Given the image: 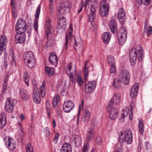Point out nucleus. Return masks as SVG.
<instances>
[{
    "instance_id": "obj_6",
    "label": "nucleus",
    "mask_w": 152,
    "mask_h": 152,
    "mask_svg": "<svg viewBox=\"0 0 152 152\" xmlns=\"http://www.w3.org/2000/svg\"><path fill=\"white\" fill-rule=\"evenodd\" d=\"M69 10V4L68 2H64L61 4L57 11V15L59 18L62 14L66 13Z\"/></svg>"
},
{
    "instance_id": "obj_35",
    "label": "nucleus",
    "mask_w": 152,
    "mask_h": 152,
    "mask_svg": "<svg viewBox=\"0 0 152 152\" xmlns=\"http://www.w3.org/2000/svg\"><path fill=\"white\" fill-rule=\"evenodd\" d=\"M45 81H43L40 88V94L41 96L43 97L45 96L46 94V91L45 89Z\"/></svg>"
},
{
    "instance_id": "obj_16",
    "label": "nucleus",
    "mask_w": 152,
    "mask_h": 152,
    "mask_svg": "<svg viewBox=\"0 0 152 152\" xmlns=\"http://www.w3.org/2000/svg\"><path fill=\"white\" fill-rule=\"evenodd\" d=\"M26 38V36L25 33H16L15 36V43L16 44L23 43L25 42Z\"/></svg>"
},
{
    "instance_id": "obj_39",
    "label": "nucleus",
    "mask_w": 152,
    "mask_h": 152,
    "mask_svg": "<svg viewBox=\"0 0 152 152\" xmlns=\"http://www.w3.org/2000/svg\"><path fill=\"white\" fill-rule=\"evenodd\" d=\"M23 80L25 82L27 86L29 85L28 82L29 81V77L28 73L26 72H25L23 74Z\"/></svg>"
},
{
    "instance_id": "obj_57",
    "label": "nucleus",
    "mask_w": 152,
    "mask_h": 152,
    "mask_svg": "<svg viewBox=\"0 0 152 152\" xmlns=\"http://www.w3.org/2000/svg\"><path fill=\"white\" fill-rule=\"evenodd\" d=\"M45 134V136L46 137H48L49 136L50 134V129L48 127H46L44 129Z\"/></svg>"
},
{
    "instance_id": "obj_62",
    "label": "nucleus",
    "mask_w": 152,
    "mask_h": 152,
    "mask_svg": "<svg viewBox=\"0 0 152 152\" xmlns=\"http://www.w3.org/2000/svg\"><path fill=\"white\" fill-rule=\"evenodd\" d=\"M147 33L148 34L150 35L152 33V27L149 26L147 29Z\"/></svg>"
},
{
    "instance_id": "obj_30",
    "label": "nucleus",
    "mask_w": 152,
    "mask_h": 152,
    "mask_svg": "<svg viewBox=\"0 0 152 152\" xmlns=\"http://www.w3.org/2000/svg\"><path fill=\"white\" fill-rule=\"evenodd\" d=\"M118 78H115L113 81L112 85L117 90H119L121 87V81Z\"/></svg>"
},
{
    "instance_id": "obj_3",
    "label": "nucleus",
    "mask_w": 152,
    "mask_h": 152,
    "mask_svg": "<svg viewBox=\"0 0 152 152\" xmlns=\"http://www.w3.org/2000/svg\"><path fill=\"white\" fill-rule=\"evenodd\" d=\"M90 5L89 7L90 11L88 15V20L92 25L94 24V20L96 16V13L97 9L98 4L97 0H89L88 3Z\"/></svg>"
},
{
    "instance_id": "obj_9",
    "label": "nucleus",
    "mask_w": 152,
    "mask_h": 152,
    "mask_svg": "<svg viewBox=\"0 0 152 152\" xmlns=\"http://www.w3.org/2000/svg\"><path fill=\"white\" fill-rule=\"evenodd\" d=\"M121 94L119 93H114L113 97L108 104L111 105L112 106L118 104L120 102Z\"/></svg>"
},
{
    "instance_id": "obj_13",
    "label": "nucleus",
    "mask_w": 152,
    "mask_h": 152,
    "mask_svg": "<svg viewBox=\"0 0 152 152\" xmlns=\"http://www.w3.org/2000/svg\"><path fill=\"white\" fill-rule=\"evenodd\" d=\"M74 106V104L71 100H68L64 102L63 109L65 112L68 113L73 109Z\"/></svg>"
},
{
    "instance_id": "obj_60",
    "label": "nucleus",
    "mask_w": 152,
    "mask_h": 152,
    "mask_svg": "<svg viewBox=\"0 0 152 152\" xmlns=\"http://www.w3.org/2000/svg\"><path fill=\"white\" fill-rule=\"evenodd\" d=\"M111 68L110 69V72L111 73H115L116 71V68L115 64L110 65Z\"/></svg>"
},
{
    "instance_id": "obj_44",
    "label": "nucleus",
    "mask_w": 152,
    "mask_h": 152,
    "mask_svg": "<svg viewBox=\"0 0 152 152\" xmlns=\"http://www.w3.org/2000/svg\"><path fill=\"white\" fill-rule=\"evenodd\" d=\"M127 36L123 35L118 36V42L120 45H123L125 43Z\"/></svg>"
},
{
    "instance_id": "obj_27",
    "label": "nucleus",
    "mask_w": 152,
    "mask_h": 152,
    "mask_svg": "<svg viewBox=\"0 0 152 152\" xmlns=\"http://www.w3.org/2000/svg\"><path fill=\"white\" fill-rule=\"evenodd\" d=\"M8 40L7 37L4 35H0V46L6 48Z\"/></svg>"
},
{
    "instance_id": "obj_55",
    "label": "nucleus",
    "mask_w": 152,
    "mask_h": 152,
    "mask_svg": "<svg viewBox=\"0 0 152 152\" xmlns=\"http://www.w3.org/2000/svg\"><path fill=\"white\" fill-rule=\"evenodd\" d=\"M59 134L58 132H57L55 133V134L54 138L53 140V142L55 143H56L58 142L59 139Z\"/></svg>"
},
{
    "instance_id": "obj_26",
    "label": "nucleus",
    "mask_w": 152,
    "mask_h": 152,
    "mask_svg": "<svg viewBox=\"0 0 152 152\" xmlns=\"http://www.w3.org/2000/svg\"><path fill=\"white\" fill-rule=\"evenodd\" d=\"M94 131V129L91 128L88 129L87 132V136L86 140L88 141L91 140L93 138Z\"/></svg>"
},
{
    "instance_id": "obj_52",
    "label": "nucleus",
    "mask_w": 152,
    "mask_h": 152,
    "mask_svg": "<svg viewBox=\"0 0 152 152\" xmlns=\"http://www.w3.org/2000/svg\"><path fill=\"white\" fill-rule=\"evenodd\" d=\"M139 84L137 83H134L131 88V90H134L138 92Z\"/></svg>"
},
{
    "instance_id": "obj_33",
    "label": "nucleus",
    "mask_w": 152,
    "mask_h": 152,
    "mask_svg": "<svg viewBox=\"0 0 152 152\" xmlns=\"http://www.w3.org/2000/svg\"><path fill=\"white\" fill-rule=\"evenodd\" d=\"M138 128L139 132L141 134H142L144 131V126L143 121L142 119H140L139 120Z\"/></svg>"
},
{
    "instance_id": "obj_58",
    "label": "nucleus",
    "mask_w": 152,
    "mask_h": 152,
    "mask_svg": "<svg viewBox=\"0 0 152 152\" xmlns=\"http://www.w3.org/2000/svg\"><path fill=\"white\" fill-rule=\"evenodd\" d=\"M49 8L50 11L51 12H53L54 10V8L53 5V2H50L49 5Z\"/></svg>"
},
{
    "instance_id": "obj_11",
    "label": "nucleus",
    "mask_w": 152,
    "mask_h": 152,
    "mask_svg": "<svg viewBox=\"0 0 152 152\" xmlns=\"http://www.w3.org/2000/svg\"><path fill=\"white\" fill-rule=\"evenodd\" d=\"M96 85V82L92 81L88 82L85 86V91L87 93L92 92L95 88Z\"/></svg>"
},
{
    "instance_id": "obj_1",
    "label": "nucleus",
    "mask_w": 152,
    "mask_h": 152,
    "mask_svg": "<svg viewBox=\"0 0 152 152\" xmlns=\"http://www.w3.org/2000/svg\"><path fill=\"white\" fill-rule=\"evenodd\" d=\"M130 61L131 64L134 66L136 62L137 58L139 61H142L144 57L143 51L142 47H140L137 50L135 48H132L129 53Z\"/></svg>"
},
{
    "instance_id": "obj_48",
    "label": "nucleus",
    "mask_w": 152,
    "mask_h": 152,
    "mask_svg": "<svg viewBox=\"0 0 152 152\" xmlns=\"http://www.w3.org/2000/svg\"><path fill=\"white\" fill-rule=\"evenodd\" d=\"M18 127L19 129V131L20 132V138H22L24 135V134L23 132V128L22 125L20 122H19L18 123Z\"/></svg>"
},
{
    "instance_id": "obj_61",
    "label": "nucleus",
    "mask_w": 152,
    "mask_h": 152,
    "mask_svg": "<svg viewBox=\"0 0 152 152\" xmlns=\"http://www.w3.org/2000/svg\"><path fill=\"white\" fill-rule=\"evenodd\" d=\"M75 141V136H72L70 139L69 142L72 145H74V142Z\"/></svg>"
},
{
    "instance_id": "obj_34",
    "label": "nucleus",
    "mask_w": 152,
    "mask_h": 152,
    "mask_svg": "<svg viewBox=\"0 0 152 152\" xmlns=\"http://www.w3.org/2000/svg\"><path fill=\"white\" fill-rule=\"evenodd\" d=\"M16 26L21 27L27 28V25L24 20L21 18L18 19Z\"/></svg>"
},
{
    "instance_id": "obj_64",
    "label": "nucleus",
    "mask_w": 152,
    "mask_h": 152,
    "mask_svg": "<svg viewBox=\"0 0 152 152\" xmlns=\"http://www.w3.org/2000/svg\"><path fill=\"white\" fill-rule=\"evenodd\" d=\"M151 0H141V2L144 4L148 5L150 3Z\"/></svg>"
},
{
    "instance_id": "obj_54",
    "label": "nucleus",
    "mask_w": 152,
    "mask_h": 152,
    "mask_svg": "<svg viewBox=\"0 0 152 152\" xmlns=\"http://www.w3.org/2000/svg\"><path fill=\"white\" fill-rule=\"evenodd\" d=\"M138 92L134 90H131L130 92V96L131 98H134L137 96Z\"/></svg>"
},
{
    "instance_id": "obj_25",
    "label": "nucleus",
    "mask_w": 152,
    "mask_h": 152,
    "mask_svg": "<svg viewBox=\"0 0 152 152\" xmlns=\"http://www.w3.org/2000/svg\"><path fill=\"white\" fill-rule=\"evenodd\" d=\"M45 33L47 35V37H48V35L51 33L52 28L50 21L48 19L46 21L45 23Z\"/></svg>"
},
{
    "instance_id": "obj_4",
    "label": "nucleus",
    "mask_w": 152,
    "mask_h": 152,
    "mask_svg": "<svg viewBox=\"0 0 152 152\" xmlns=\"http://www.w3.org/2000/svg\"><path fill=\"white\" fill-rule=\"evenodd\" d=\"M119 77L124 85H127L129 83L130 76L129 72L127 70H122L119 74Z\"/></svg>"
},
{
    "instance_id": "obj_49",
    "label": "nucleus",
    "mask_w": 152,
    "mask_h": 152,
    "mask_svg": "<svg viewBox=\"0 0 152 152\" xmlns=\"http://www.w3.org/2000/svg\"><path fill=\"white\" fill-rule=\"evenodd\" d=\"M107 61L110 65L115 64V61L113 57L111 56H109L107 57Z\"/></svg>"
},
{
    "instance_id": "obj_56",
    "label": "nucleus",
    "mask_w": 152,
    "mask_h": 152,
    "mask_svg": "<svg viewBox=\"0 0 152 152\" xmlns=\"http://www.w3.org/2000/svg\"><path fill=\"white\" fill-rule=\"evenodd\" d=\"M84 7V2L82 1L81 4L79 6V9L77 11V14H79L80 12L82 11L83 7Z\"/></svg>"
},
{
    "instance_id": "obj_63",
    "label": "nucleus",
    "mask_w": 152,
    "mask_h": 152,
    "mask_svg": "<svg viewBox=\"0 0 152 152\" xmlns=\"http://www.w3.org/2000/svg\"><path fill=\"white\" fill-rule=\"evenodd\" d=\"M96 142L98 144H101L102 142V138L99 136L97 137L96 139Z\"/></svg>"
},
{
    "instance_id": "obj_2",
    "label": "nucleus",
    "mask_w": 152,
    "mask_h": 152,
    "mask_svg": "<svg viewBox=\"0 0 152 152\" xmlns=\"http://www.w3.org/2000/svg\"><path fill=\"white\" fill-rule=\"evenodd\" d=\"M23 57L25 64L29 68L34 67L36 64V60L34 53L31 51L24 53Z\"/></svg>"
},
{
    "instance_id": "obj_59",
    "label": "nucleus",
    "mask_w": 152,
    "mask_h": 152,
    "mask_svg": "<svg viewBox=\"0 0 152 152\" xmlns=\"http://www.w3.org/2000/svg\"><path fill=\"white\" fill-rule=\"evenodd\" d=\"M7 80H4V83L3 84V87L2 88V92L3 93H4L6 89L7 85Z\"/></svg>"
},
{
    "instance_id": "obj_17",
    "label": "nucleus",
    "mask_w": 152,
    "mask_h": 152,
    "mask_svg": "<svg viewBox=\"0 0 152 152\" xmlns=\"http://www.w3.org/2000/svg\"><path fill=\"white\" fill-rule=\"evenodd\" d=\"M133 108L131 107L130 109L126 108L123 111V113L121 114V117L122 118H124L126 116H127L129 114V119L130 120H132V111L133 110Z\"/></svg>"
},
{
    "instance_id": "obj_32",
    "label": "nucleus",
    "mask_w": 152,
    "mask_h": 152,
    "mask_svg": "<svg viewBox=\"0 0 152 152\" xmlns=\"http://www.w3.org/2000/svg\"><path fill=\"white\" fill-rule=\"evenodd\" d=\"M88 62V61H85V65L83 70V72L84 73V78L86 81L88 76V68L86 67Z\"/></svg>"
},
{
    "instance_id": "obj_50",
    "label": "nucleus",
    "mask_w": 152,
    "mask_h": 152,
    "mask_svg": "<svg viewBox=\"0 0 152 152\" xmlns=\"http://www.w3.org/2000/svg\"><path fill=\"white\" fill-rule=\"evenodd\" d=\"M89 147L88 142L84 143L82 148V152H88Z\"/></svg>"
},
{
    "instance_id": "obj_45",
    "label": "nucleus",
    "mask_w": 152,
    "mask_h": 152,
    "mask_svg": "<svg viewBox=\"0 0 152 152\" xmlns=\"http://www.w3.org/2000/svg\"><path fill=\"white\" fill-rule=\"evenodd\" d=\"M82 138L78 136H75V141L74 142V145L77 147L78 145L82 144Z\"/></svg>"
},
{
    "instance_id": "obj_8",
    "label": "nucleus",
    "mask_w": 152,
    "mask_h": 152,
    "mask_svg": "<svg viewBox=\"0 0 152 152\" xmlns=\"http://www.w3.org/2000/svg\"><path fill=\"white\" fill-rule=\"evenodd\" d=\"M14 106V100L11 98L7 99L5 106V110L8 113H12Z\"/></svg>"
},
{
    "instance_id": "obj_31",
    "label": "nucleus",
    "mask_w": 152,
    "mask_h": 152,
    "mask_svg": "<svg viewBox=\"0 0 152 152\" xmlns=\"http://www.w3.org/2000/svg\"><path fill=\"white\" fill-rule=\"evenodd\" d=\"M72 63H70L66 67V73L68 76H69V74H68V71L69 70V71L70 72V73H73L75 71V75H76V68L75 67H72Z\"/></svg>"
},
{
    "instance_id": "obj_23",
    "label": "nucleus",
    "mask_w": 152,
    "mask_h": 152,
    "mask_svg": "<svg viewBox=\"0 0 152 152\" xmlns=\"http://www.w3.org/2000/svg\"><path fill=\"white\" fill-rule=\"evenodd\" d=\"M109 27L113 33H115L117 29V25L115 21L112 20L110 21Z\"/></svg>"
},
{
    "instance_id": "obj_51",
    "label": "nucleus",
    "mask_w": 152,
    "mask_h": 152,
    "mask_svg": "<svg viewBox=\"0 0 152 152\" xmlns=\"http://www.w3.org/2000/svg\"><path fill=\"white\" fill-rule=\"evenodd\" d=\"M145 148L148 151H151L152 150L151 144L148 141H146L145 143Z\"/></svg>"
},
{
    "instance_id": "obj_7",
    "label": "nucleus",
    "mask_w": 152,
    "mask_h": 152,
    "mask_svg": "<svg viewBox=\"0 0 152 152\" xmlns=\"http://www.w3.org/2000/svg\"><path fill=\"white\" fill-rule=\"evenodd\" d=\"M116 107L112 106L111 105L108 104V111L109 116L111 119H115L118 116V110Z\"/></svg>"
},
{
    "instance_id": "obj_24",
    "label": "nucleus",
    "mask_w": 152,
    "mask_h": 152,
    "mask_svg": "<svg viewBox=\"0 0 152 152\" xmlns=\"http://www.w3.org/2000/svg\"><path fill=\"white\" fill-rule=\"evenodd\" d=\"M102 38L104 43L105 44L108 43L111 37L110 34L109 32L104 33L102 35Z\"/></svg>"
},
{
    "instance_id": "obj_29",
    "label": "nucleus",
    "mask_w": 152,
    "mask_h": 152,
    "mask_svg": "<svg viewBox=\"0 0 152 152\" xmlns=\"http://www.w3.org/2000/svg\"><path fill=\"white\" fill-rule=\"evenodd\" d=\"M90 113L88 110H85L82 118V120L85 122H87L90 119Z\"/></svg>"
},
{
    "instance_id": "obj_41",
    "label": "nucleus",
    "mask_w": 152,
    "mask_h": 152,
    "mask_svg": "<svg viewBox=\"0 0 152 152\" xmlns=\"http://www.w3.org/2000/svg\"><path fill=\"white\" fill-rule=\"evenodd\" d=\"M60 96L58 94L56 95L53 98V105L54 107H56L60 99Z\"/></svg>"
},
{
    "instance_id": "obj_53",
    "label": "nucleus",
    "mask_w": 152,
    "mask_h": 152,
    "mask_svg": "<svg viewBox=\"0 0 152 152\" xmlns=\"http://www.w3.org/2000/svg\"><path fill=\"white\" fill-rule=\"evenodd\" d=\"M26 152H33V149L30 143L27 144L26 148Z\"/></svg>"
},
{
    "instance_id": "obj_38",
    "label": "nucleus",
    "mask_w": 152,
    "mask_h": 152,
    "mask_svg": "<svg viewBox=\"0 0 152 152\" xmlns=\"http://www.w3.org/2000/svg\"><path fill=\"white\" fill-rule=\"evenodd\" d=\"M45 71L49 75H53L55 73L54 68L49 66L45 67Z\"/></svg>"
},
{
    "instance_id": "obj_36",
    "label": "nucleus",
    "mask_w": 152,
    "mask_h": 152,
    "mask_svg": "<svg viewBox=\"0 0 152 152\" xmlns=\"http://www.w3.org/2000/svg\"><path fill=\"white\" fill-rule=\"evenodd\" d=\"M72 31H69L68 33V35L67 34H66V41L64 47L66 48V50L67 49V46L68 45V40L70 39L72 37Z\"/></svg>"
},
{
    "instance_id": "obj_10",
    "label": "nucleus",
    "mask_w": 152,
    "mask_h": 152,
    "mask_svg": "<svg viewBox=\"0 0 152 152\" xmlns=\"http://www.w3.org/2000/svg\"><path fill=\"white\" fill-rule=\"evenodd\" d=\"M133 134L132 131L129 130H126L124 133V140L128 144L131 143L132 141Z\"/></svg>"
},
{
    "instance_id": "obj_21",
    "label": "nucleus",
    "mask_w": 152,
    "mask_h": 152,
    "mask_svg": "<svg viewBox=\"0 0 152 152\" xmlns=\"http://www.w3.org/2000/svg\"><path fill=\"white\" fill-rule=\"evenodd\" d=\"M60 152H72V147L68 143H64L61 146Z\"/></svg>"
},
{
    "instance_id": "obj_47",
    "label": "nucleus",
    "mask_w": 152,
    "mask_h": 152,
    "mask_svg": "<svg viewBox=\"0 0 152 152\" xmlns=\"http://www.w3.org/2000/svg\"><path fill=\"white\" fill-rule=\"evenodd\" d=\"M50 104L49 102L48 101L46 102L45 109L47 110V112L48 115V117L49 118H50Z\"/></svg>"
},
{
    "instance_id": "obj_42",
    "label": "nucleus",
    "mask_w": 152,
    "mask_h": 152,
    "mask_svg": "<svg viewBox=\"0 0 152 152\" xmlns=\"http://www.w3.org/2000/svg\"><path fill=\"white\" fill-rule=\"evenodd\" d=\"M127 31L125 28L124 27H122L119 29V33L118 34V36L123 35L127 36Z\"/></svg>"
},
{
    "instance_id": "obj_37",
    "label": "nucleus",
    "mask_w": 152,
    "mask_h": 152,
    "mask_svg": "<svg viewBox=\"0 0 152 152\" xmlns=\"http://www.w3.org/2000/svg\"><path fill=\"white\" fill-rule=\"evenodd\" d=\"M69 70L68 71V73L69 74V78L70 80L71 81L72 83L75 84L76 82V78L75 77V76L76 75H75V72L74 71L73 73H70V72Z\"/></svg>"
},
{
    "instance_id": "obj_14",
    "label": "nucleus",
    "mask_w": 152,
    "mask_h": 152,
    "mask_svg": "<svg viewBox=\"0 0 152 152\" xmlns=\"http://www.w3.org/2000/svg\"><path fill=\"white\" fill-rule=\"evenodd\" d=\"M41 7V5L39 4L36 9V14L35 15V19L34 23V30L36 31H38V19L40 14Z\"/></svg>"
},
{
    "instance_id": "obj_43",
    "label": "nucleus",
    "mask_w": 152,
    "mask_h": 152,
    "mask_svg": "<svg viewBox=\"0 0 152 152\" xmlns=\"http://www.w3.org/2000/svg\"><path fill=\"white\" fill-rule=\"evenodd\" d=\"M10 53L11 57V64L12 65L16 66V62L14 58V51L12 49H10Z\"/></svg>"
},
{
    "instance_id": "obj_22",
    "label": "nucleus",
    "mask_w": 152,
    "mask_h": 152,
    "mask_svg": "<svg viewBox=\"0 0 152 152\" xmlns=\"http://www.w3.org/2000/svg\"><path fill=\"white\" fill-rule=\"evenodd\" d=\"M6 124V115L4 113H1L0 114V128L2 129Z\"/></svg>"
},
{
    "instance_id": "obj_5",
    "label": "nucleus",
    "mask_w": 152,
    "mask_h": 152,
    "mask_svg": "<svg viewBox=\"0 0 152 152\" xmlns=\"http://www.w3.org/2000/svg\"><path fill=\"white\" fill-rule=\"evenodd\" d=\"M109 11V5L106 0H102L100 3L99 12L102 17L106 16Z\"/></svg>"
},
{
    "instance_id": "obj_28",
    "label": "nucleus",
    "mask_w": 152,
    "mask_h": 152,
    "mask_svg": "<svg viewBox=\"0 0 152 152\" xmlns=\"http://www.w3.org/2000/svg\"><path fill=\"white\" fill-rule=\"evenodd\" d=\"M66 19L64 17L60 19L59 21L58 22V26L59 28H62L64 29L66 26Z\"/></svg>"
},
{
    "instance_id": "obj_18",
    "label": "nucleus",
    "mask_w": 152,
    "mask_h": 152,
    "mask_svg": "<svg viewBox=\"0 0 152 152\" xmlns=\"http://www.w3.org/2000/svg\"><path fill=\"white\" fill-rule=\"evenodd\" d=\"M20 94L22 99L24 101L28 100L30 97V95L27 90L23 88H20Z\"/></svg>"
},
{
    "instance_id": "obj_19",
    "label": "nucleus",
    "mask_w": 152,
    "mask_h": 152,
    "mask_svg": "<svg viewBox=\"0 0 152 152\" xmlns=\"http://www.w3.org/2000/svg\"><path fill=\"white\" fill-rule=\"evenodd\" d=\"M49 61L52 65L56 66L58 63V57L54 53L51 54L49 56Z\"/></svg>"
},
{
    "instance_id": "obj_46",
    "label": "nucleus",
    "mask_w": 152,
    "mask_h": 152,
    "mask_svg": "<svg viewBox=\"0 0 152 152\" xmlns=\"http://www.w3.org/2000/svg\"><path fill=\"white\" fill-rule=\"evenodd\" d=\"M76 77V81L77 82L79 86L81 87L84 83V81L82 79L81 76L78 74L77 75Z\"/></svg>"
},
{
    "instance_id": "obj_15",
    "label": "nucleus",
    "mask_w": 152,
    "mask_h": 152,
    "mask_svg": "<svg viewBox=\"0 0 152 152\" xmlns=\"http://www.w3.org/2000/svg\"><path fill=\"white\" fill-rule=\"evenodd\" d=\"M32 97L34 102L37 104L39 103L41 101V98L40 97V94L38 88H34L33 94Z\"/></svg>"
},
{
    "instance_id": "obj_40",
    "label": "nucleus",
    "mask_w": 152,
    "mask_h": 152,
    "mask_svg": "<svg viewBox=\"0 0 152 152\" xmlns=\"http://www.w3.org/2000/svg\"><path fill=\"white\" fill-rule=\"evenodd\" d=\"M26 28L21 27L20 26H16L15 30L16 33H25L24 32L26 30Z\"/></svg>"
},
{
    "instance_id": "obj_12",
    "label": "nucleus",
    "mask_w": 152,
    "mask_h": 152,
    "mask_svg": "<svg viewBox=\"0 0 152 152\" xmlns=\"http://www.w3.org/2000/svg\"><path fill=\"white\" fill-rule=\"evenodd\" d=\"M118 17L120 23L121 25L124 24L126 19V15L124 9L121 8L119 10Z\"/></svg>"
},
{
    "instance_id": "obj_20",
    "label": "nucleus",
    "mask_w": 152,
    "mask_h": 152,
    "mask_svg": "<svg viewBox=\"0 0 152 152\" xmlns=\"http://www.w3.org/2000/svg\"><path fill=\"white\" fill-rule=\"evenodd\" d=\"M6 145H7L9 149L13 150L15 147L16 142L14 139L10 138L8 139L7 141L6 142Z\"/></svg>"
}]
</instances>
